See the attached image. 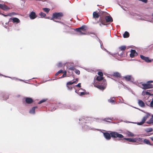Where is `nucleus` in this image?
<instances>
[{"instance_id": "nucleus-23", "label": "nucleus", "mask_w": 153, "mask_h": 153, "mask_svg": "<svg viewBox=\"0 0 153 153\" xmlns=\"http://www.w3.org/2000/svg\"><path fill=\"white\" fill-rule=\"evenodd\" d=\"M119 48L120 51H122L124 52L125 50L126 49V46H121ZM120 51H119V52Z\"/></svg>"}, {"instance_id": "nucleus-29", "label": "nucleus", "mask_w": 153, "mask_h": 153, "mask_svg": "<svg viewBox=\"0 0 153 153\" xmlns=\"http://www.w3.org/2000/svg\"><path fill=\"white\" fill-rule=\"evenodd\" d=\"M151 91V90H147L145 92V94L147 95H149L150 96L152 95V94L150 93Z\"/></svg>"}, {"instance_id": "nucleus-52", "label": "nucleus", "mask_w": 153, "mask_h": 153, "mask_svg": "<svg viewBox=\"0 0 153 153\" xmlns=\"http://www.w3.org/2000/svg\"><path fill=\"white\" fill-rule=\"evenodd\" d=\"M150 139L152 141H153V137H150Z\"/></svg>"}, {"instance_id": "nucleus-31", "label": "nucleus", "mask_w": 153, "mask_h": 153, "mask_svg": "<svg viewBox=\"0 0 153 153\" xmlns=\"http://www.w3.org/2000/svg\"><path fill=\"white\" fill-rule=\"evenodd\" d=\"M153 129L152 128H147L145 130L147 132H149L153 131Z\"/></svg>"}, {"instance_id": "nucleus-37", "label": "nucleus", "mask_w": 153, "mask_h": 153, "mask_svg": "<svg viewBox=\"0 0 153 153\" xmlns=\"http://www.w3.org/2000/svg\"><path fill=\"white\" fill-rule=\"evenodd\" d=\"M65 29L68 30H70L71 29V28L67 26H66L65 27Z\"/></svg>"}, {"instance_id": "nucleus-58", "label": "nucleus", "mask_w": 153, "mask_h": 153, "mask_svg": "<svg viewBox=\"0 0 153 153\" xmlns=\"http://www.w3.org/2000/svg\"><path fill=\"white\" fill-rule=\"evenodd\" d=\"M78 78H76V81H78Z\"/></svg>"}, {"instance_id": "nucleus-38", "label": "nucleus", "mask_w": 153, "mask_h": 153, "mask_svg": "<svg viewBox=\"0 0 153 153\" xmlns=\"http://www.w3.org/2000/svg\"><path fill=\"white\" fill-rule=\"evenodd\" d=\"M67 88H68V89L69 90H72L73 88L72 86H70V85H67Z\"/></svg>"}, {"instance_id": "nucleus-7", "label": "nucleus", "mask_w": 153, "mask_h": 153, "mask_svg": "<svg viewBox=\"0 0 153 153\" xmlns=\"http://www.w3.org/2000/svg\"><path fill=\"white\" fill-rule=\"evenodd\" d=\"M151 116L150 114L148 113H146V114L143 117L141 121L140 122H138L137 124L138 125H141L144 123L146 120Z\"/></svg>"}, {"instance_id": "nucleus-53", "label": "nucleus", "mask_w": 153, "mask_h": 153, "mask_svg": "<svg viewBox=\"0 0 153 153\" xmlns=\"http://www.w3.org/2000/svg\"><path fill=\"white\" fill-rule=\"evenodd\" d=\"M65 32L67 33H69V31H64Z\"/></svg>"}, {"instance_id": "nucleus-60", "label": "nucleus", "mask_w": 153, "mask_h": 153, "mask_svg": "<svg viewBox=\"0 0 153 153\" xmlns=\"http://www.w3.org/2000/svg\"><path fill=\"white\" fill-rule=\"evenodd\" d=\"M75 92H76V93H77V91H75Z\"/></svg>"}, {"instance_id": "nucleus-18", "label": "nucleus", "mask_w": 153, "mask_h": 153, "mask_svg": "<svg viewBox=\"0 0 153 153\" xmlns=\"http://www.w3.org/2000/svg\"><path fill=\"white\" fill-rule=\"evenodd\" d=\"M138 103L139 105L142 107H144L145 106L144 103L142 100H138Z\"/></svg>"}, {"instance_id": "nucleus-25", "label": "nucleus", "mask_w": 153, "mask_h": 153, "mask_svg": "<svg viewBox=\"0 0 153 153\" xmlns=\"http://www.w3.org/2000/svg\"><path fill=\"white\" fill-rule=\"evenodd\" d=\"M39 16H41V18H44V17L45 18H46L45 17L46 16V14L45 13L42 12H41L39 13Z\"/></svg>"}, {"instance_id": "nucleus-10", "label": "nucleus", "mask_w": 153, "mask_h": 153, "mask_svg": "<svg viewBox=\"0 0 153 153\" xmlns=\"http://www.w3.org/2000/svg\"><path fill=\"white\" fill-rule=\"evenodd\" d=\"M138 53L136 52V51L134 50L131 49V53L130 56L131 57L133 58L135 56L137 55Z\"/></svg>"}, {"instance_id": "nucleus-14", "label": "nucleus", "mask_w": 153, "mask_h": 153, "mask_svg": "<svg viewBox=\"0 0 153 153\" xmlns=\"http://www.w3.org/2000/svg\"><path fill=\"white\" fill-rule=\"evenodd\" d=\"M143 138H134V142L139 143V144H141L143 142Z\"/></svg>"}, {"instance_id": "nucleus-12", "label": "nucleus", "mask_w": 153, "mask_h": 153, "mask_svg": "<svg viewBox=\"0 0 153 153\" xmlns=\"http://www.w3.org/2000/svg\"><path fill=\"white\" fill-rule=\"evenodd\" d=\"M103 134L104 137L107 140H110L111 139V136L110 133L105 132L103 133Z\"/></svg>"}, {"instance_id": "nucleus-3", "label": "nucleus", "mask_w": 153, "mask_h": 153, "mask_svg": "<svg viewBox=\"0 0 153 153\" xmlns=\"http://www.w3.org/2000/svg\"><path fill=\"white\" fill-rule=\"evenodd\" d=\"M63 16V14L62 13H54L52 15V19L60 20Z\"/></svg>"}, {"instance_id": "nucleus-8", "label": "nucleus", "mask_w": 153, "mask_h": 153, "mask_svg": "<svg viewBox=\"0 0 153 153\" xmlns=\"http://www.w3.org/2000/svg\"><path fill=\"white\" fill-rule=\"evenodd\" d=\"M100 22V23L99 24V25L101 26H102V25H106L104 17L100 16L99 20L96 23H99Z\"/></svg>"}, {"instance_id": "nucleus-47", "label": "nucleus", "mask_w": 153, "mask_h": 153, "mask_svg": "<svg viewBox=\"0 0 153 153\" xmlns=\"http://www.w3.org/2000/svg\"><path fill=\"white\" fill-rule=\"evenodd\" d=\"M66 76V75H65V74H63V75H62V76L60 77H59V78H62L65 77Z\"/></svg>"}, {"instance_id": "nucleus-42", "label": "nucleus", "mask_w": 153, "mask_h": 153, "mask_svg": "<svg viewBox=\"0 0 153 153\" xmlns=\"http://www.w3.org/2000/svg\"><path fill=\"white\" fill-rule=\"evenodd\" d=\"M150 107H153V98L152 99V101L150 102Z\"/></svg>"}, {"instance_id": "nucleus-48", "label": "nucleus", "mask_w": 153, "mask_h": 153, "mask_svg": "<svg viewBox=\"0 0 153 153\" xmlns=\"http://www.w3.org/2000/svg\"><path fill=\"white\" fill-rule=\"evenodd\" d=\"M81 84L80 83H79L77 85H76V86L80 88L81 87Z\"/></svg>"}, {"instance_id": "nucleus-9", "label": "nucleus", "mask_w": 153, "mask_h": 153, "mask_svg": "<svg viewBox=\"0 0 153 153\" xmlns=\"http://www.w3.org/2000/svg\"><path fill=\"white\" fill-rule=\"evenodd\" d=\"M140 56L142 59L144 60L147 62H152L151 60L148 57H145L142 55H140Z\"/></svg>"}, {"instance_id": "nucleus-40", "label": "nucleus", "mask_w": 153, "mask_h": 153, "mask_svg": "<svg viewBox=\"0 0 153 153\" xmlns=\"http://www.w3.org/2000/svg\"><path fill=\"white\" fill-rule=\"evenodd\" d=\"M105 120L107 122H109L110 120H111V119L109 118H106L105 119Z\"/></svg>"}, {"instance_id": "nucleus-46", "label": "nucleus", "mask_w": 153, "mask_h": 153, "mask_svg": "<svg viewBox=\"0 0 153 153\" xmlns=\"http://www.w3.org/2000/svg\"><path fill=\"white\" fill-rule=\"evenodd\" d=\"M57 66L59 67H61L62 66V64L61 63H59L58 65Z\"/></svg>"}, {"instance_id": "nucleus-44", "label": "nucleus", "mask_w": 153, "mask_h": 153, "mask_svg": "<svg viewBox=\"0 0 153 153\" xmlns=\"http://www.w3.org/2000/svg\"><path fill=\"white\" fill-rule=\"evenodd\" d=\"M2 15H3V16H4L5 17H6L7 16H11V14H8L7 15H5V14H2Z\"/></svg>"}, {"instance_id": "nucleus-30", "label": "nucleus", "mask_w": 153, "mask_h": 153, "mask_svg": "<svg viewBox=\"0 0 153 153\" xmlns=\"http://www.w3.org/2000/svg\"><path fill=\"white\" fill-rule=\"evenodd\" d=\"M96 79L98 81H100L103 79V77L100 76H97L96 77Z\"/></svg>"}, {"instance_id": "nucleus-13", "label": "nucleus", "mask_w": 153, "mask_h": 153, "mask_svg": "<svg viewBox=\"0 0 153 153\" xmlns=\"http://www.w3.org/2000/svg\"><path fill=\"white\" fill-rule=\"evenodd\" d=\"M0 8L4 10H7L10 9V8L4 4H0Z\"/></svg>"}, {"instance_id": "nucleus-19", "label": "nucleus", "mask_w": 153, "mask_h": 153, "mask_svg": "<svg viewBox=\"0 0 153 153\" xmlns=\"http://www.w3.org/2000/svg\"><path fill=\"white\" fill-rule=\"evenodd\" d=\"M37 108V106H35L33 107L30 111L29 113L30 114H34L35 113V109Z\"/></svg>"}, {"instance_id": "nucleus-43", "label": "nucleus", "mask_w": 153, "mask_h": 153, "mask_svg": "<svg viewBox=\"0 0 153 153\" xmlns=\"http://www.w3.org/2000/svg\"><path fill=\"white\" fill-rule=\"evenodd\" d=\"M118 53V54H119L120 56H122L124 54V52L123 51H122V52L120 54H119V52Z\"/></svg>"}, {"instance_id": "nucleus-5", "label": "nucleus", "mask_w": 153, "mask_h": 153, "mask_svg": "<svg viewBox=\"0 0 153 153\" xmlns=\"http://www.w3.org/2000/svg\"><path fill=\"white\" fill-rule=\"evenodd\" d=\"M111 137L113 138H123L124 136L121 134H119L117 132L112 131L110 132Z\"/></svg>"}, {"instance_id": "nucleus-11", "label": "nucleus", "mask_w": 153, "mask_h": 153, "mask_svg": "<svg viewBox=\"0 0 153 153\" xmlns=\"http://www.w3.org/2000/svg\"><path fill=\"white\" fill-rule=\"evenodd\" d=\"M29 17L31 19H33L36 18L37 16L36 15L35 12L32 11L31 12L29 15Z\"/></svg>"}, {"instance_id": "nucleus-27", "label": "nucleus", "mask_w": 153, "mask_h": 153, "mask_svg": "<svg viewBox=\"0 0 153 153\" xmlns=\"http://www.w3.org/2000/svg\"><path fill=\"white\" fill-rule=\"evenodd\" d=\"M125 80L127 81H129L131 79V76L130 75H127L124 77Z\"/></svg>"}, {"instance_id": "nucleus-54", "label": "nucleus", "mask_w": 153, "mask_h": 153, "mask_svg": "<svg viewBox=\"0 0 153 153\" xmlns=\"http://www.w3.org/2000/svg\"><path fill=\"white\" fill-rule=\"evenodd\" d=\"M36 1H44L45 0H36Z\"/></svg>"}, {"instance_id": "nucleus-49", "label": "nucleus", "mask_w": 153, "mask_h": 153, "mask_svg": "<svg viewBox=\"0 0 153 153\" xmlns=\"http://www.w3.org/2000/svg\"><path fill=\"white\" fill-rule=\"evenodd\" d=\"M9 14H11V16L13 15H14L16 14V13L14 12H12L10 13H9Z\"/></svg>"}, {"instance_id": "nucleus-20", "label": "nucleus", "mask_w": 153, "mask_h": 153, "mask_svg": "<svg viewBox=\"0 0 153 153\" xmlns=\"http://www.w3.org/2000/svg\"><path fill=\"white\" fill-rule=\"evenodd\" d=\"M93 18L95 19L98 18L99 17V15L96 12H93Z\"/></svg>"}, {"instance_id": "nucleus-22", "label": "nucleus", "mask_w": 153, "mask_h": 153, "mask_svg": "<svg viewBox=\"0 0 153 153\" xmlns=\"http://www.w3.org/2000/svg\"><path fill=\"white\" fill-rule=\"evenodd\" d=\"M113 75L117 77H120L121 76L120 74L118 72H115L113 73Z\"/></svg>"}, {"instance_id": "nucleus-36", "label": "nucleus", "mask_w": 153, "mask_h": 153, "mask_svg": "<svg viewBox=\"0 0 153 153\" xmlns=\"http://www.w3.org/2000/svg\"><path fill=\"white\" fill-rule=\"evenodd\" d=\"M68 69L69 70L73 71L75 69V68L73 67H70L69 68L68 67Z\"/></svg>"}, {"instance_id": "nucleus-16", "label": "nucleus", "mask_w": 153, "mask_h": 153, "mask_svg": "<svg viewBox=\"0 0 153 153\" xmlns=\"http://www.w3.org/2000/svg\"><path fill=\"white\" fill-rule=\"evenodd\" d=\"M143 142L145 144L151 146H153V144H151L150 141L146 138H143Z\"/></svg>"}, {"instance_id": "nucleus-4", "label": "nucleus", "mask_w": 153, "mask_h": 153, "mask_svg": "<svg viewBox=\"0 0 153 153\" xmlns=\"http://www.w3.org/2000/svg\"><path fill=\"white\" fill-rule=\"evenodd\" d=\"M102 82V85H97L96 86L95 85H94V86L99 89L103 90L106 88V82L105 79L103 80Z\"/></svg>"}, {"instance_id": "nucleus-34", "label": "nucleus", "mask_w": 153, "mask_h": 153, "mask_svg": "<svg viewBox=\"0 0 153 153\" xmlns=\"http://www.w3.org/2000/svg\"><path fill=\"white\" fill-rule=\"evenodd\" d=\"M98 75L102 77L103 76V74L100 71H99L98 73Z\"/></svg>"}, {"instance_id": "nucleus-1", "label": "nucleus", "mask_w": 153, "mask_h": 153, "mask_svg": "<svg viewBox=\"0 0 153 153\" xmlns=\"http://www.w3.org/2000/svg\"><path fill=\"white\" fill-rule=\"evenodd\" d=\"M153 82V81L150 80L148 81L146 83H142L143 86L142 88L144 89H150L153 88V85L151 83Z\"/></svg>"}, {"instance_id": "nucleus-6", "label": "nucleus", "mask_w": 153, "mask_h": 153, "mask_svg": "<svg viewBox=\"0 0 153 153\" xmlns=\"http://www.w3.org/2000/svg\"><path fill=\"white\" fill-rule=\"evenodd\" d=\"M86 27L85 25L82 26V27L76 29V31L79 32L80 35L85 34V32L86 31L85 28Z\"/></svg>"}, {"instance_id": "nucleus-17", "label": "nucleus", "mask_w": 153, "mask_h": 153, "mask_svg": "<svg viewBox=\"0 0 153 153\" xmlns=\"http://www.w3.org/2000/svg\"><path fill=\"white\" fill-rule=\"evenodd\" d=\"M12 20L13 23L16 22L19 23L20 22V21L18 18H11L10 19V21H11Z\"/></svg>"}, {"instance_id": "nucleus-59", "label": "nucleus", "mask_w": 153, "mask_h": 153, "mask_svg": "<svg viewBox=\"0 0 153 153\" xmlns=\"http://www.w3.org/2000/svg\"><path fill=\"white\" fill-rule=\"evenodd\" d=\"M76 81H73V82H75V83H76Z\"/></svg>"}, {"instance_id": "nucleus-2", "label": "nucleus", "mask_w": 153, "mask_h": 153, "mask_svg": "<svg viewBox=\"0 0 153 153\" xmlns=\"http://www.w3.org/2000/svg\"><path fill=\"white\" fill-rule=\"evenodd\" d=\"M102 15L101 16L104 17L106 22H113V19L110 16H108V14L106 12H103L102 13Z\"/></svg>"}, {"instance_id": "nucleus-26", "label": "nucleus", "mask_w": 153, "mask_h": 153, "mask_svg": "<svg viewBox=\"0 0 153 153\" xmlns=\"http://www.w3.org/2000/svg\"><path fill=\"white\" fill-rule=\"evenodd\" d=\"M124 140H126L127 141L130 142H134V138H124Z\"/></svg>"}, {"instance_id": "nucleus-32", "label": "nucleus", "mask_w": 153, "mask_h": 153, "mask_svg": "<svg viewBox=\"0 0 153 153\" xmlns=\"http://www.w3.org/2000/svg\"><path fill=\"white\" fill-rule=\"evenodd\" d=\"M108 101L109 102L112 103H114V100L112 99V98H110V99L108 100Z\"/></svg>"}, {"instance_id": "nucleus-45", "label": "nucleus", "mask_w": 153, "mask_h": 153, "mask_svg": "<svg viewBox=\"0 0 153 153\" xmlns=\"http://www.w3.org/2000/svg\"><path fill=\"white\" fill-rule=\"evenodd\" d=\"M86 94V93L84 92H81L80 95L81 96H82V95H84Z\"/></svg>"}, {"instance_id": "nucleus-56", "label": "nucleus", "mask_w": 153, "mask_h": 153, "mask_svg": "<svg viewBox=\"0 0 153 153\" xmlns=\"http://www.w3.org/2000/svg\"><path fill=\"white\" fill-rule=\"evenodd\" d=\"M55 76H57V75H58V74L57 73H56L55 74Z\"/></svg>"}, {"instance_id": "nucleus-21", "label": "nucleus", "mask_w": 153, "mask_h": 153, "mask_svg": "<svg viewBox=\"0 0 153 153\" xmlns=\"http://www.w3.org/2000/svg\"><path fill=\"white\" fill-rule=\"evenodd\" d=\"M146 123L148 124L153 123V115H152V117L151 118L149 121L146 122Z\"/></svg>"}, {"instance_id": "nucleus-33", "label": "nucleus", "mask_w": 153, "mask_h": 153, "mask_svg": "<svg viewBox=\"0 0 153 153\" xmlns=\"http://www.w3.org/2000/svg\"><path fill=\"white\" fill-rule=\"evenodd\" d=\"M75 83V82H71V81L67 83V85H71L73 84L74 83Z\"/></svg>"}, {"instance_id": "nucleus-24", "label": "nucleus", "mask_w": 153, "mask_h": 153, "mask_svg": "<svg viewBox=\"0 0 153 153\" xmlns=\"http://www.w3.org/2000/svg\"><path fill=\"white\" fill-rule=\"evenodd\" d=\"M129 33L127 32L126 31L123 34V36L124 38H126L129 37Z\"/></svg>"}, {"instance_id": "nucleus-39", "label": "nucleus", "mask_w": 153, "mask_h": 153, "mask_svg": "<svg viewBox=\"0 0 153 153\" xmlns=\"http://www.w3.org/2000/svg\"><path fill=\"white\" fill-rule=\"evenodd\" d=\"M75 72L76 74L78 75H79L80 73V71L78 70H75Z\"/></svg>"}, {"instance_id": "nucleus-41", "label": "nucleus", "mask_w": 153, "mask_h": 153, "mask_svg": "<svg viewBox=\"0 0 153 153\" xmlns=\"http://www.w3.org/2000/svg\"><path fill=\"white\" fill-rule=\"evenodd\" d=\"M129 136L133 137L134 136V134L132 133L129 132L128 134Z\"/></svg>"}, {"instance_id": "nucleus-28", "label": "nucleus", "mask_w": 153, "mask_h": 153, "mask_svg": "<svg viewBox=\"0 0 153 153\" xmlns=\"http://www.w3.org/2000/svg\"><path fill=\"white\" fill-rule=\"evenodd\" d=\"M42 10L47 13H48L50 11V9L49 8H42Z\"/></svg>"}, {"instance_id": "nucleus-61", "label": "nucleus", "mask_w": 153, "mask_h": 153, "mask_svg": "<svg viewBox=\"0 0 153 153\" xmlns=\"http://www.w3.org/2000/svg\"><path fill=\"white\" fill-rule=\"evenodd\" d=\"M152 16H153V14H152Z\"/></svg>"}, {"instance_id": "nucleus-51", "label": "nucleus", "mask_w": 153, "mask_h": 153, "mask_svg": "<svg viewBox=\"0 0 153 153\" xmlns=\"http://www.w3.org/2000/svg\"><path fill=\"white\" fill-rule=\"evenodd\" d=\"M63 73H64V74H65V75H66L67 72L66 71H63Z\"/></svg>"}, {"instance_id": "nucleus-57", "label": "nucleus", "mask_w": 153, "mask_h": 153, "mask_svg": "<svg viewBox=\"0 0 153 153\" xmlns=\"http://www.w3.org/2000/svg\"><path fill=\"white\" fill-rule=\"evenodd\" d=\"M57 73L58 74V75L60 74V73H59V71L58 72H57Z\"/></svg>"}, {"instance_id": "nucleus-35", "label": "nucleus", "mask_w": 153, "mask_h": 153, "mask_svg": "<svg viewBox=\"0 0 153 153\" xmlns=\"http://www.w3.org/2000/svg\"><path fill=\"white\" fill-rule=\"evenodd\" d=\"M46 100H45V99H43L42 100H41L38 102V104H40L43 102H45L46 101Z\"/></svg>"}, {"instance_id": "nucleus-50", "label": "nucleus", "mask_w": 153, "mask_h": 153, "mask_svg": "<svg viewBox=\"0 0 153 153\" xmlns=\"http://www.w3.org/2000/svg\"><path fill=\"white\" fill-rule=\"evenodd\" d=\"M59 73H63V71L62 70H59Z\"/></svg>"}, {"instance_id": "nucleus-15", "label": "nucleus", "mask_w": 153, "mask_h": 153, "mask_svg": "<svg viewBox=\"0 0 153 153\" xmlns=\"http://www.w3.org/2000/svg\"><path fill=\"white\" fill-rule=\"evenodd\" d=\"M25 101L26 103L28 104H31L33 102V99L30 97H26L25 98Z\"/></svg>"}, {"instance_id": "nucleus-55", "label": "nucleus", "mask_w": 153, "mask_h": 153, "mask_svg": "<svg viewBox=\"0 0 153 153\" xmlns=\"http://www.w3.org/2000/svg\"><path fill=\"white\" fill-rule=\"evenodd\" d=\"M53 21L55 22H59L57 21H56V20H54V19H53Z\"/></svg>"}]
</instances>
